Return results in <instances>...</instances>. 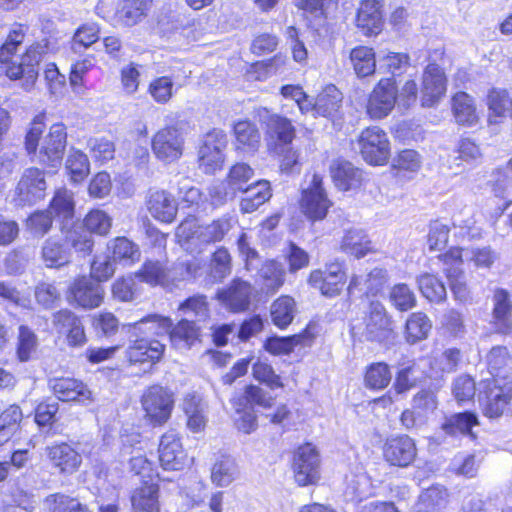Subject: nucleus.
<instances>
[{"instance_id":"nucleus-1","label":"nucleus","mask_w":512,"mask_h":512,"mask_svg":"<svg viewBox=\"0 0 512 512\" xmlns=\"http://www.w3.org/2000/svg\"><path fill=\"white\" fill-rule=\"evenodd\" d=\"M25 31L21 24H15L9 32L5 42L0 47V73L5 64V73L11 80H22L21 87L30 91L38 78V65L43 56L54 52L57 48L56 39L44 38L31 45L21 57L18 64H9L10 58L23 43Z\"/></svg>"},{"instance_id":"nucleus-2","label":"nucleus","mask_w":512,"mask_h":512,"mask_svg":"<svg viewBox=\"0 0 512 512\" xmlns=\"http://www.w3.org/2000/svg\"><path fill=\"white\" fill-rule=\"evenodd\" d=\"M44 123L35 118L25 137V149L28 155L37 157L38 162L56 168L61 164L67 145V132L63 123L53 124L49 132L41 139Z\"/></svg>"},{"instance_id":"nucleus-3","label":"nucleus","mask_w":512,"mask_h":512,"mask_svg":"<svg viewBox=\"0 0 512 512\" xmlns=\"http://www.w3.org/2000/svg\"><path fill=\"white\" fill-rule=\"evenodd\" d=\"M512 400V378H488L480 382L479 402L483 414L499 418L509 410Z\"/></svg>"},{"instance_id":"nucleus-4","label":"nucleus","mask_w":512,"mask_h":512,"mask_svg":"<svg viewBox=\"0 0 512 512\" xmlns=\"http://www.w3.org/2000/svg\"><path fill=\"white\" fill-rule=\"evenodd\" d=\"M438 259L443 263V273L448 280L454 299L462 304H471L473 293L462 269V249L451 248L446 253L439 255Z\"/></svg>"},{"instance_id":"nucleus-5","label":"nucleus","mask_w":512,"mask_h":512,"mask_svg":"<svg viewBox=\"0 0 512 512\" xmlns=\"http://www.w3.org/2000/svg\"><path fill=\"white\" fill-rule=\"evenodd\" d=\"M173 404V394L160 385L148 387L141 397L145 416L154 425H162L170 418Z\"/></svg>"},{"instance_id":"nucleus-6","label":"nucleus","mask_w":512,"mask_h":512,"mask_svg":"<svg viewBox=\"0 0 512 512\" xmlns=\"http://www.w3.org/2000/svg\"><path fill=\"white\" fill-rule=\"evenodd\" d=\"M183 133L176 126H166L158 130L151 140V148L155 157L165 163L178 161L184 148Z\"/></svg>"},{"instance_id":"nucleus-7","label":"nucleus","mask_w":512,"mask_h":512,"mask_svg":"<svg viewBox=\"0 0 512 512\" xmlns=\"http://www.w3.org/2000/svg\"><path fill=\"white\" fill-rule=\"evenodd\" d=\"M363 159L371 165H384L390 157V143L387 134L379 127L363 130L358 139Z\"/></svg>"},{"instance_id":"nucleus-8","label":"nucleus","mask_w":512,"mask_h":512,"mask_svg":"<svg viewBox=\"0 0 512 512\" xmlns=\"http://www.w3.org/2000/svg\"><path fill=\"white\" fill-rule=\"evenodd\" d=\"M45 172L37 167L23 171L15 188V201L18 205H33L46 196Z\"/></svg>"},{"instance_id":"nucleus-9","label":"nucleus","mask_w":512,"mask_h":512,"mask_svg":"<svg viewBox=\"0 0 512 512\" xmlns=\"http://www.w3.org/2000/svg\"><path fill=\"white\" fill-rule=\"evenodd\" d=\"M331 205L322 185V177L313 174L309 185L302 191L301 211L308 219L318 221L326 217Z\"/></svg>"},{"instance_id":"nucleus-10","label":"nucleus","mask_w":512,"mask_h":512,"mask_svg":"<svg viewBox=\"0 0 512 512\" xmlns=\"http://www.w3.org/2000/svg\"><path fill=\"white\" fill-rule=\"evenodd\" d=\"M293 471L300 486L316 484L320 479V457L310 443L300 446L294 454Z\"/></svg>"},{"instance_id":"nucleus-11","label":"nucleus","mask_w":512,"mask_h":512,"mask_svg":"<svg viewBox=\"0 0 512 512\" xmlns=\"http://www.w3.org/2000/svg\"><path fill=\"white\" fill-rule=\"evenodd\" d=\"M383 458L391 466L407 468L417 457L415 441L408 435L393 436L383 445Z\"/></svg>"},{"instance_id":"nucleus-12","label":"nucleus","mask_w":512,"mask_h":512,"mask_svg":"<svg viewBox=\"0 0 512 512\" xmlns=\"http://www.w3.org/2000/svg\"><path fill=\"white\" fill-rule=\"evenodd\" d=\"M252 294V285L237 278L228 286L219 289L216 293V299L227 310L239 313L249 309Z\"/></svg>"},{"instance_id":"nucleus-13","label":"nucleus","mask_w":512,"mask_h":512,"mask_svg":"<svg viewBox=\"0 0 512 512\" xmlns=\"http://www.w3.org/2000/svg\"><path fill=\"white\" fill-rule=\"evenodd\" d=\"M396 105L394 78L381 79L370 94L367 112L373 119L386 117Z\"/></svg>"},{"instance_id":"nucleus-14","label":"nucleus","mask_w":512,"mask_h":512,"mask_svg":"<svg viewBox=\"0 0 512 512\" xmlns=\"http://www.w3.org/2000/svg\"><path fill=\"white\" fill-rule=\"evenodd\" d=\"M158 451L163 469L178 471L184 468L187 456L175 432L169 431L161 437Z\"/></svg>"},{"instance_id":"nucleus-15","label":"nucleus","mask_w":512,"mask_h":512,"mask_svg":"<svg viewBox=\"0 0 512 512\" xmlns=\"http://www.w3.org/2000/svg\"><path fill=\"white\" fill-rule=\"evenodd\" d=\"M446 91L444 71L437 64H429L422 76V106H433Z\"/></svg>"},{"instance_id":"nucleus-16","label":"nucleus","mask_w":512,"mask_h":512,"mask_svg":"<svg viewBox=\"0 0 512 512\" xmlns=\"http://www.w3.org/2000/svg\"><path fill=\"white\" fill-rule=\"evenodd\" d=\"M390 331V319L385 307L380 302L372 301L365 318L364 336L367 340L382 342L389 337Z\"/></svg>"},{"instance_id":"nucleus-17","label":"nucleus","mask_w":512,"mask_h":512,"mask_svg":"<svg viewBox=\"0 0 512 512\" xmlns=\"http://www.w3.org/2000/svg\"><path fill=\"white\" fill-rule=\"evenodd\" d=\"M75 302L87 309L99 307L103 301L104 289L96 280L82 276L74 281L70 287Z\"/></svg>"},{"instance_id":"nucleus-18","label":"nucleus","mask_w":512,"mask_h":512,"mask_svg":"<svg viewBox=\"0 0 512 512\" xmlns=\"http://www.w3.org/2000/svg\"><path fill=\"white\" fill-rule=\"evenodd\" d=\"M164 349L165 345L158 340H149L142 336L130 337L126 356L131 363H155L161 359Z\"/></svg>"},{"instance_id":"nucleus-19","label":"nucleus","mask_w":512,"mask_h":512,"mask_svg":"<svg viewBox=\"0 0 512 512\" xmlns=\"http://www.w3.org/2000/svg\"><path fill=\"white\" fill-rule=\"evenodd\" d=\"M382 2L383 0L362 1L358 9L356 24L364 35L371 36L380 33L383 25Z\"/></svg>"},{"instance_id":"nucleus-20","label":"nucleus","mask_w":512,"mask_h":512,"mask_svg":"<svg viewBox=\"0 0 512 512\" xmlns=\"http://www.w3.org/2000/svg\"><path fill=\"white\" fill-rule=\"evenodd\" d=\"M51 388L61 401H76L88 404L93 401L92 392L83 382L73 378H57L51 381Z\"/></svg>"},{"instance_id":"nucleus-21","label":"nucleus","mask_w":512,"mask_h":512,"mask_svg":"<svg viewBox=\"0 0 512 512\" xmlns=\"http://www.w3.org/2000/svg\"><path fill=\"white\" fill-rule=\"evenodd\" d=\"M46 452L52 466L63 474H73L82 463L81 455L67 443L49 446Z\"/></svg>"},{"instance_id":"nucleus-22","label":"nucleus","mask_w":512,"mask_h":512,"mask_svg":"<svg viewBox=\"0 0 512 512\" xmlns=\"http://www.w3.org/2000/svg\"><path fill=\"white\" fill-rule=\"evenodd\" d=\"M130 337H145L167 335L172 327V321L168 317L158 314L148 315L141 320L126 325Z\"/></svg>"},{"instance_id":"nucleus-23","label":"nucleus","mask_w":512,"mask_h":512,"mask_svg":"<svg viewBox=\"0 0 512 512\" xmlns=\"http://www.w3.org/2000/svg\"><path fill=\"white\" fill-rule=\"evenodd\" d=\"M150 4V0H120L114 15L115 25L123 27L136 25L147 15Z\"/></svg>"},{"instance_id":"nucleus-24","label":"nucleus","mask_w":512,"mask_h":512,"mask_svg":"<svg viewBox=\"0 0 512 512\" xmlns=\"http://www.w3.org/2000/svg\"><path fill=\"white\" fill-rule=\"evenodd\" d=\"M493 301V320L497 331L502 334H508L512 330V300L510 293L503 288H497L494 291Z\"/></svg>"},{"instance_id":"nucleus-25","label":"nucleus","mask_w":512,"mask_h":512,"mask_svg":"<svg viewBox=\"0 0 512 512\" xmlns=\"http://www.w3.org/2000/svg\"><path fill=\"white\" fill-rule=\"evenodd\" d=\"M147 208L156 220L164 223H171L177 214V204L173 196L163 190L150 193Z\"/></svg>"},{"instance_id":"nucleus-26","label":"nucleus","mask_w":512,"mask_h":512,"mask_svg":"<svg viewBox=\"0 0 512 512\" xmlns=\"http://www.w3.org/2000/svg\"><path fill=\"white\" fill-rule=\"evenodd\" d=\"M267 132L272 140V149L274 146L291 145L296 137V130L293 124L286 117L277 114L269 116Z\"/></svg>"},{"instance_id":"nucleus-27","label":"nucleus","mask_w":512,"mask_h":512,"mask_svg":"<svg viewBox=\"0 0 512 512\" xmlns=\"http://www.w3.org/2000/svg\"><path fill=\"white\" fill-rule=\"evenodd\" d=\"M41 259L48 268H61L70 263L71 252L60 240L49 237L43 242Z\"/></svg>"},{"instance_id":"nucleus-28","label":"nucleus","mask_w":512,"mask_h":512,"mask_svg":"<svg viewBox=\"0 0 512 512\" xmlns=\"http://www.w3.org/2000/svg\"><path fill=\"white\" fill-rule=\"evenodd\" d=\"M207 405L203 399L196 394H188L183 401V410L188 418L187 426L193 432L202 431L207 422Z\"/></svg>"},{"instance_id":"nucleus-29","label":"nucleus","mask_w":512,"mask_h":512,"mask_svg":"<svg viewBox=\"0 0 512 512\" xmlns=\"http://www.w3.org/2000/svg\"><path fill=\"white\" fill-rule=\"evenodd\" d=\"M432 329V321L423 312H414L409 315L405 323L404 339L414 345L428 338Z\"/></svg>"},{"instance_id":"nucleus-30","label":"nucleus","mask_w":512,"mask_h":512,"mask_svg":"<svg viewBox=\"0 0 512 512\" xmlns=\"http://www.w3.org/2000/svg\"><path fill=\"white\" fill-rule=\"evenodd\" d=\"M158 491L155 483L137 488L131 496L132 512H159Z\"/></svg>"},{"instance_id":"nucleus-31","label":"nucleus","mask_w":512,"mask_h":512,"mask_svg":"<svg viewBox=\"0 0 512 512\" xmlns=\"http://www.w3.org/2000/svg\"><path fill=\"white\" fill-rule=\"evenodd\" d=\"M243 193L245 197L240 202L241 211L251 213L268 201L271 196L270 183L266 180L249 185Z\"/></svg>"},{"instance_id":"nucleus-32","label":"nucleus","mask_w":512,"mask_h":512,"mask_svg":"<svg viewBox=\"0 0 512 512\" xmlns=\"http://www.w3.org/2000/svg\"><path fill=\"white\" fill-rule=\"evenodd\" d=\"M448 503V492L440 485H434L423 491L416 504L417 512H442Z\"/></svg>"},{"instance_id":"nucleus-33","label":"nucleus","mask_w":512,"mask_h":512,"mask_svg":"<svg viewBox=\"0 0 512 512\" xmlns=\"http://www.w3.org/2000/svg\"><path fill=\"white\" fill-rule=\"evenodd\" d=\"M331 174L336 187L342 191L355 188L361 181V171L347 161L336 162L331 167Z\"/></svg>"},{"instance_id":"nucleus-34","label":"nucleus","mask_w":512,"mask_h":512,"mask_svg":"<svg viewBox=\"0 0 512 512\" xmlns=\"http://www.w3.org/2000/svg\"><path fill=\"white\" fill-rule=\"evenodd\" d=\"M416 282L422 296L429 302L440 304L447 299L444 283L434 274L423 273L417 276Z\"/></svg>"},{"instance_id":"nucleus-35","label":"nucleus","mask_w":512,"mask_h":512,"mask_svg":"<svg viewBox=\"0 0 512 512\" xmlns=\"http://www.w3.org/2000/svg\"><path fill=\"white\" fill-rule=\"evenodd\" d=\"M48 210H50L52 214L54 213L55 216L63 222L62 232H64L65 227L69 225L74 218L75 203L72 192L67 189L56 191Z\"/></svg>"},{"instance_id":"nucleus-36","label":"nucleus","mask_w":512,"mask_h":512,"mask_svg":"<svg viewBox=\"0 0 512 512\" xmlns=\"http://www.w3.org/2000/svg\"><path fill=\"white\" fill-rule=\"evenodd\" d=\"M341 250L356 258H362L372 251L371 241L361 229L348 230L341 242Z\"/></svg>"},{"instance_id":"nucleus-37","label":"nucleus","mask_w":512,"mask_h":512,"mask_svg":"<svg viewBox=\"0 0 512 512\" xmlns=\"http://www.w3.org/2000/svg\"><path fill=\"white\" fill-rule=\"evenodd\" d=\"M342 93L334 85H328L317 96L314 111L323 117H334L342 103Z\"/></svg>"},{"instance_id":"nucleus-38","label":"nucleus","mask_w":512,"mask_h":512,"mask_svg":"<svg viewBox=\"0 0 512 512\" xmlns=\"http://www.w3.org/2000/svg\"><path fill=\"white\" fill-rule=\"evenodd\" d=\"M491 378H512V359L506 347H493L487 355Z\"/></svg>"},{"instance_id":"nucleus-39","label":"nucleus","mask_w":512,"mask_h":512,"mask_svg":"<svg viewBox=\"0 0 512 512\" xmlns=\"http://www.w3.org/2000/svg\"><path fill=\"white\" fill-rule=\"evenodd\" d=\"M452 108L456 122L462 125H473L478 120L473 98L465 92H458L452 99Z\"/></svg>"},{"instance_id":"nucleus-40","label":"nucleus","mask_w":512,"mask_h":512,"mask_svg":"<svg viewBox=\"0 0 512 512\" xmlns=\"http://www.w3.org/2000/svg\"><path fill=\"white\" fill-rule=\"evenodd\" d=\"M234 135L237 147L246 151H255L260 145L261 135L256 125L244 120L235 123Z\"/></svg>"},{"instance_id":"nucleus-41","label":"nucleus","mask_w":512,"mask_h":512,"mask_svg":"<svg viewBox=\"0 0 512 512\" xmlns=\"http://www.w3.org/2000/svg\"><path fill=\"white\" fill-rule=\"evenodd\" d=\"M270 313L274 325L286 328L294 319L296 303L292 297L283 295L272 303Z\"/></svg>"},{"instance_id":"nucleus-42","label":"nucleus","mask_w":512,"mask_h":512,"mask_svg":"<svg viewBox=\"0 0 512 512\" xmlns=\"http://www.w3.org/2000/svg\"><path fill=\"white\" fill-rule=\"evenodd\" d=\"M109 248L112 249L114 263L118 261L125 265H132L140 260L141 252L138 245L126 237L115 238L111 241Z\"/></svg>"},{"instance_id":"nucleus-43","label":"nucleus","mask_w":512,"mask_h":512,"mask_svg":"<svg viewBox=\"0 0 512 512\" xmlns=\"http://www.w3.org/2000/svg\"><path fill=\"white\" fill-rule=\"evenodd\" d=\"M425 377V372L421 369L420 363L410 362L407 366L399 369L394 382V388L397 393H404L417 385Z\"/></svg>"},{"instance_id":"nucleus-44","label":"nucleus","mask_w":512,"mask_h":512,"mask_svg":"<svg viewBox=\"0 0 512 512\" xmlns=\"http://www.w3.org/2000/svg\"><path fill=\"white\" fill-rule=\"evenodd\" d=\"M167 335L176 348H189L198 337V328L194 320L183 319Z\"/></svg>"},{"instance_id":"nucleus-45","label":"nucleus","mask_w":512,"mask_h":512,"mask_svg":"<svg viewBox=\"0 0 512 512\" xmlns=\"http://www.w3.org/2000/svg\"><path fill=\"white\" fill-rule=\"evenodd\" d=\"M351 64L359 77L371 75L376 68L375 53L372 48L358 46L350 52Z\"/></svg>"},{"instance_id":"nucleus-46","label":"nucleus","mask_w":512,"mask_h":512,"mask_svg":"<svg viewBox=\"0 0 512 512\" xmlns=\"http://www.w3.org/2000/svg\"><path fill=\"white\" fill-rule=\"evenodd\" d=\"M238 476V467L231 457H222L211 469V480L219 487L229 486Z\"/></svg>"},{"instance_id":"nucleus-47","label":"nucleus","mask_w":512,"mask_h":512,"mask_svg":"<svg viewBox=\"0 0 512 512\" xmlns=\"http://www.w3.org/2000/svg\"><path fill=\"white\" fill-rule=\"evenodd\" d=\"M478 425L476 414L472 412L456 413L451 415L442 424V429L450 435L469 434L472 435L471 429Z\"/></svg>"},{"instance_id":"nucleus-48","label":"nucleus","mask_w":512,"mask_h":512,"mask_svg":"<svg viewBox=\"0 0 512 512\" xmlns=\"http://www.w3.org/2000/svg\"><path fill=\"white\" fill-rule=\"evenodd\" d=\"M254 170L246 163L240 162L233 165L226 177L227 184L230 186V194L243 192L249 185L248 182L253 178Z\"/></svg>"},{"instance_id":"nucleus-49","label":"nucleus","mask_w":512,"mask_h":512,"mask_svg":"<svg viewBox=\"0 0 512 512\" xmlns=\"http://www.w3.org/2000/svg\"><path fill=\"white\" fill-rule=\"evenodd\" d=\"M53 215L48 209L33 212L25 221L26 230L37 238L44 237L52 228Z\"/></svg>"},{"instance_id":"nucleus-50","label":"nucleus","mask_w":512,"mask_h":512,"mask_svg":"<svg viewBox=\"0 0 512 512\" xmlns=\"http://www.w3.org/2000/svg\"><path fill=\"white\" fill-rule=\"evenodd\" d=\"M259 274L266 288L274 292L284 284L286 272L282 263L269 260L262 265Z\"/></svg>"},{"instance_id":"nucleus-51","label":"nucleus","mask_w":512,"mask_h":512,"mask_svg":"<svg viewBox=\"0 0 512 512\" xmlns=\"http://www.w3.org/2000/svg\"><path fill=\"white\" fill-rule=\"evenodd\" d=\"M345 281H337L336 278H330L328 275H324V271L317 269L313 270L308 278V283L321 291V294L327 297L337 296Z\"/></svg>"},{"instance_id":"nucleus-52","label":"nucleus","mask_w":512,"mask_h":512,"mask_svg":"<svg viewBox=\"0 0 512 512\" xmlns=\"http://www.w3.org/2000/svg\"><path fill=\"white\" fill-rule=\"evenodd\" d=\"M366 387L374 390L386 388L391 381L390 367L383 362L371 364L365 373Z\"/></svg>"},{"instance_id":"nucleus-53","label":"nucleus","mask_w":512,"mask_h":512,"mask_svg":"<svg viewBox=\"0 0 512 512\" xmlns=\"http://www.w3.org/2000/svg\"><path fill=\"white\" fill-rule=\"evenodd\" d=\"M179 311L197 321L206 320L209 317L207 297L202 294L193 295L179 305Z\"/></svg>"},{"instance_id":"nucleus-54","label":"nucleus","mask_w":512,"mask_h":512,"mask_svg":"<svg viewBox=\"0 0 512 512\" xmlns=\"http://www.w3.org/2000/svg\"><path fill=\"white\" fill-rule=\"evenodd\" d=\"M66 170L74 183L83 181L89 173L87 155L80 150L71 149L66 160Z\"/></svg>"},{"instance_id":"nucleus-55","label":"nucleus","mask_w":512,"mask_h":512,"mask_svg":"<svg viewBox=\"0 0 512 512\" xmlns=\"http://www.w3.org/2000/svg\"><path fill=\"white\" fill-rule=\"evenodd\" d=\"M159 262L146 261L142 268L135 273V277L141 282L148 283L150 285H161L167 287V273Z\"/></svg>"},{"instance_id":"nucleus-56","label":"nucleus","mask_w":512,"mask_h":512,"mask_svg":"<svg viewBox=\"0 0 512 512\" xmlns=\"http://www.w3.org/2000/svg\"><path fill=\"white\" fill-rule=\"evenodd\" d=\"M462 258L478 269H490L498 259V254L489 246L462 249Z\"/></svg>"},{"instance_id":"nucleus-57","label":"nucleus","mask_w":512,"mask_h":512,"mask_svg":"<svg viewBox=\"0 0 512 512\" xmlns=\"http://www.w3.org/2000/svg\"><path fill=\"white\" fill-rule=\"evenodd\" d=\"M488 107L491 116L511 117L512 118V98L507 91L502 89H493L488 95Z\"/></svg>"},{"instance_id":"nucleus-58","label":"nucleus","mask_w":512,"mask_h":512,"mask_svg":"<svg viewBox=\"0 0 512 512\" xmlns=\"http://www.w3.org/2000/svg\"><path fill=\"white\" fill-rule=\"evenodd\" d=\"M391 304L399 311H408L416 306V296L405 283L394 285L389 293Z\"/></svg>"},{"instance_id":"nucleus-59","label":"nucleus","mask_w":512,"mask_h":512,"mask_svg":"<svg viewBox=\"0 0 512 512\" xmlns=\"http://www.w3.org/2000/svg\"><path fill=\"white\" fill-rule=\"evenodd\" d=\"M38 346L36 334L27 326L21 325L19 327L18 342H17V357L21 362H27L32 359Z\"/></svg>"},{"instance_id":"nucleus-60","label":"nucleus","mask_w":512,"mask_h":512,"mask_svg":"<svg viewBox=\"0 0 512 512\" xmlns=\"http://www.w3.org/2000/svg\"><path fill=\"white\" fill-rule=\"evenodd\" d=\"M65 233V243L83 256L92 252L94 245L91 234L82 228H73Z\"/></svg>"},{"instance_id":"nucleus-61","label":"nucleus","mask_w":512,"mask_h":512,"mask_svg":"<svg viewBox=\"0 0 512 512\" xmlns=\"http://www.w3.org/2000/svg\"><path fill=\"white\" fill-rule=\"evenodd\" d=\"M274 153L279 157L280 170L285 174L300 172V153L291 145L274 146Z\"/></svg>"},{"instance_id":"nucleus-62","label":"nucleus","mask_w":512,"mask_h":512,"mask_svg":"<svg viewBox=\"0 0 512 512\" xmlns=\"http://www.w3.org/2000/svg\"><path fill=\"white\" fill-rule=\"evenodd\" d=\"M231 273V256L227 249L219 248L210 262V277L213 281H222Z\"/></svg>"},{"instance_id":"nucleus-63","label":"nucleus","mask_w":512,"mask_h":512,"mask_svg":"<svg viewBox=\"0 0 512 512\" xmlns=\"http://www.w3.org/2000/svg\"><path fill=\"white\" fill-rule=\"evenodd\" d=\"M112 225L111 217L100 209L91 210L84 218V226L89 233L107 235Z\"/></svg>"},{"instance_id":"nucleus-64","label":"nucleus","mask_w":512,"mask_h":512,"mask_svg":"<svg viewBox=\"0 0 512 512\" xmlns=\"http://www.w3.org/2000/svg\"><path fill=\"white\" fill-rule=\"evenodd\" d=\"M303 336L296 334L289 337H271L264 343V348L271 354L281 355L289 354L293 349L301 344Z\"/></svg>"}]
</instances>
